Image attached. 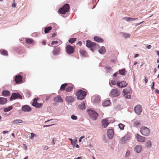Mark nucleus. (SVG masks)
Wrapping results in <instances>:
<instances>
[{
  "mask_svg": "<svg viewBox=\"0 0 159 159\" xmlns=\"http://www.w3.org/2000/svg\"><path fill=\"white\" fill-rule=\"evenodd\" d=\"M86 45L87 47L91 48V50L93 52V48H97L99 47L98 44H96L95 42H92L89 40L86 41Z\"/></svg>",
  "mask_w": 159,
  "mask_h": 159,
  "instance_id": "f257e3e1",
  "label": "nucleus"
},
{
  "mask_svg": "<svg viewBox=\"0 0 159 159\" xmlns=\"http://www.w3.org/2000/svg\"><path fill=\"white\" fill-rule=\"evenodd\" d=\"M140 131L141 134L145 136H148L150 133V129L144 126L140 128Z\"/></svg>",
  "mask_w": 159,
  "mask_h": 159,
  "instance_id": "f03ea898",
  "label": "nucleus"
},
{
  "mask_svg": "<svg viewBox=\"0 0 159 159\" xmlns=\"http://www.w3.org/2000/svg\"><path fill=\"white\" fill-rule=\"evenodd\" d=\"M70 6L68 4H66L62 7L60 8L58 11L59 13L62 14H65L66 12H68L70 9Z\"/></svg>",
  "mask_w": 159,
  "mask_h": 159,
  "instance_id": "7ed1b4c3",
  "label": "nucleus"
},
{
  "mask_svg": "<svg viewBox=\"0 0 159 159\" xmlns=\"http://www.w3.org/2000/svg\"><path fill=\"white\" fill-rule=\"evenodd\" d=\"M75 94L78 99L82 100L84 98V97L86 95V93L85 91L80 90L77 92Z\"/></svg>",
  "mask_w": 159,
  "mask_h": 159,
  "instance_id": "20e7f679",
  "label": "nucleus"
},
{
  "mask_svg": "<svg viewBox=\"0 0 159 159\" xmlns=\"http://www.w3.org/2000/svg\"><path fill=\"white\" fill-rule=\"evenodd\" d=\"M88 112L91 118L95 120L98 116V114L95 111L89 110H88Z\"/></svg>",
  "mask_w": 159,
  "mask_h": 159,
  "instance_id": "39448f33",
  "label": "nucleus"
},
{
  "mask_svg": "<svg viewBox=\"0 0 159 159\" xmlns=\"http://www.w3.org/2000/svg\"><path fill=\"white\" fill-rule=\"evenodd\" d=\"M131 88L129 87L128 89H125L123 91V93L124 96L126 98L129 99L131 98V95L130 90H131Z\"/></svg>",
  "mask_w": 159,
  "mask_h": 159,
  "instance_id": "423d86ee",
  "label": "nucleus"
},
{
  "mask_svg": "<svg viewBox=\"0 0 159 159\" xmlns=\"http://www.w3.org/2000/svg\"><path fill=\"white\" fill-rule=\"evenodd\" d=\"M120 94V91L116 89H112L110 93V95L112 97H117Z\"/></svg>",
  "mask_w": 159,
  "mask_h": 159,
  "instance_id": "0eeeda50",
  "label": "nucleus"
},
{
  "mask_svg": "<svg viewBox=\"0 0 159 159\" xmlns=\"http://www.w3.org/2000/svg\"><path fill=\"white\" fill-rule=\"evenodd\" d=\"M134 111L138 115H139L142 112V107L140 105H136L134 108Z\"/></svg>",
  "mask_w": 159,
  "mask_h": 159,
  "instance_id": "6e6552de",
  "label": "nucleus"
},
{
  "mask_svg": "<svg viewBox=\"0 0 159 159\" xmlns=\"http://www.w3.org/2000/svg\"><path fill=\"white\" fill-rule=\"evenodd\" d=\"M74 48L70 45H67L66 47V52L69 54L73 53L74 52Z\"/></svg>",
  "mask_w": 159,
  "mask_h": 159,
  "instance_id": "1a4fd4ad",
  "label": "nucleus"
},
{
  "mask_svg": "<svg viewBox=\"0 0 159 159\" xmlns=\"http://www.w3.org/2000/svg\"><path fill=\"white\" fill-rule=\"evenodd\" d=\"M53 101L56 102V103H54L53 104L55 106H57L58 105V104L57 103V102H63V100L62 98L60 96H57V97L54 98H53Z\"/></svg>",
  "mask_w": 159,
  "mask_h": 159,
  "instance_id": "9d476101",
  "label": "nucleus"
},
{
  "mask_svg": "<svg viewBox=\"0 0 159 159\" xmlns=\"http://www.w3.org/2000/svg\"><path fill=\"white\" fill-rule=\"evenodd\" d=\"M20 99H22V96L18 93H14L12 94L10 98V99L11 100L17 98Z\"/></svg>",
  "mask_w": 159,
  "mask_h": 159,
  "instance_id": "9b49d317",
  "label": "nucleus"
},
{
  "mask_svg": "<svg viewBox=\"0 0 159 159\" xmlns=\"http://www.w3.org/2000/svg\"><path fill=\"white\" fill-rule=\"evenodd\" d=\"M66 101L68 103H72L75 100L74 97L72 96H66L65 98Z\"/></svg>",
  "mask_w": 159,
  "mask_h": 159,
  "instance_id": "f8f14e48",
  "label": "nucleus"
},
{
  "mask_svg": "<svg viewBox=\"0 0 159 159\" xmlns=\"http://www.w3.org/2000/svg\"><path fill=\"white\" fill-rule=\"evenodd\" d=\"M130 139L129 136L128 134H126L121 139L120 143L122 144L125 143L126 141L129 140Z\"/></svg>",
  "mask_w": 159,
  "mask_h": 159,
  "instance_id": "ddd939ff",
  "label": "nucleus"
},
{
  "mask_svg": "<svg viewBox=\"0 0 159 159\" xmlns=\"http://www.w3.org/2000/svg\"><path fill=\"white\" fill-rule=\"evenodd\" d=\"M38 99L34 98L33 100V102L32 103V105L34 107H35L37 108H40L42 106V104L41 103H38L37 102Z\"/></svg>",
  "mask_w": 159,
  "mask_h": 159,
  "instance_id": "4468645a",
  "label": "nucleus"
},
{
  "mask_svg": "<svg viewBox=\"0 0 159 159\" xmlns=\"http://www.w3.org/2000/svg\"><path fill=\"white\" fill-rule=\"evenodd\" d=\"M117 86L120 88H123L125 87L127 84L124 81H122L120 82L118 81L117 82Z\"/></svg>",
  "mask_w": 159,
  "mask_h": 159,
  "instance_id": "2eb2a0df",
  "label": "nucleus"
},
{
  "mask_svg": "<svg viewBox=\"0 0 159 159\" xmlns=\"http://www.w3.org/2000/svg\"><path fill=\"white\" fill-rule=\"evenodd\" d=\"M60 48L58 47H56L54 48L52 51V54L54 56L57 55L60 52Z\"/></svg>",
  "mask_w": 159,
  "mask_h": 159,
  "instance_id": "dca6fc26",
  "label": "nucleus"
},
{
  "mask_svg": "<svg viewBox=\"0 0 159 159\" xmlns=\"http://www.w3.org/2000/svg\"><path fill=\"white\" fill-rule=\"evenodd\" d=\"M114 132L112 129H109L107 130V135L109 139H111L112 138L114 135Z\"/></svg>",
  "mask_w": 159,
  "mask_h": 159,
  "instance_id": "f3484780",
  "label": "nucleus"
},
{
  "mask_svg": "<svg viewBox=\"0 0 159 159\" xmlns=\"http://www.w3.org/2000/svg\"><path fill=\"white\" fill-rule=\"evenodd\" d=\"M22 80V77L20 75H16L15 76V81L16 83H19Z\"/></svg>",
  "mask_w": 159,
  "mask_h": 159,
  "instance_id": "a211bd4d",
  "label": "nucleus"
},
{
  "mask_svg": "<svg viewBox=\"0 0 159 159\" xmlns=\"http://www.w3.org/2000/svg\"><path fill=\"white\" fill-rule=\"evenodd\" d=\"M136 137L138 141L140 142H145V138L141 136L138 134H137Z\"/></svg>",
  "mask_w": 159,
  "mask_h": 159,
  "instance_id": "6ab92c4d",
  "label": "nucleus"
},
{
  "mask_svg": "<svg viewBox=\"0 0 159 159\" xmlns=\"http://www.w3.org/2000/svg\"><path fill=\"white\" fill-rule=\"evenodd\" d=\"M31 110V108L27 105H25L22 107V110L24 112L30 111Z\"/></svg>",
  "mask_w": 159,
  "mask_h": 159,
  "instance_id": "aec40b11",
  "label": "nucleus"
},
{
  "mask_svg": "<svg viewBox=\"0 0 159 159\" xmlns=\"http://www.w3.org/2000/svg\"><path fill=\"white\" fill-rule=\"evenodd\" d=\"M102 127L104 128L106 127L109 124L107 119H105L103 120L102 121Z\"/></svg>",
  "mask_w": 159,
  "mask_h": 159,
  "instance_id": "412c9836",
  "label": "nucleus"
},
{
  "mask_svg": "<svg viewBox=\"0 0 159 159\" xmlns=\"http://www.w3.org/2000/svg\"><path fill=\"white\" fill-rule=\"evenodd\" d=\"M94 39L95 41L98 43H102L104 41L103 39L98 36H95L94 37Z\"/></svg>",
  "mask_w": 159,
  "mask_h": 159,
  "instance_id": "4be33fe9",
  "label": "nucleus"
},
{
  "mask_svg": "<svg viewBox=\"0 0 159 159\" xmlns=\"http://www.w3.org/2000/svg\"><path fill=\"white\" fill-rule=\"evenodd\" d=\"M142 149V147L140 145H137L135 146L134 150L137 153H139L141 151Z\"/></svg>",
  "mask_w": 159,
  "mask_h": 159,
  "instance_id": "5701e85b",
  "label": "nucleus"
},
{
  "mask_svg": "<svg viewBox=\"0 0 159 159\" xmlns=\"http://www.w3.org/2000/svg\"><path fill=\"white\" fill-rule=\"evenodd\" d=\"M99 52L102 54H104L106 52V49L104 47L102 46L101 48L98 50Z\"/></svg>",
  "mask_w": 159,
  "mask_h": 159,
  "instance_id": "b1692460",
  "label": "nucleus"
},
{
  "mask_svg": "<svg viewBox=\"0 0 159 159\" xmlns=\"http://www.w3.org/2000/svg\"><path fill=\"white\" fill-rule=\"evenodd\" d=\"M85 105L84 102H83L81 103L78 105L79 108L81 110H84L85 109Z\"/></svg>",
  "mask_w": 159,
  "mask_h": 159,
  "instance_id": "393cba45",
  "label": "nucleus"
},
{
  "mask_svg": "<svg viewBox=\"0 0 159 159\" xmlns=\"http://www.w3.org/2000/svg\"><path fill=\"white\" fill-rule=\"evenodd\" d=\"M137 18H132L129 17H124L123 19L127 21H131L136 20Z\"/></svg>",
  "mask_w": 159,
  "mask_h": 159,
  "instance_id": "a878e982",
  "label": "nucleus"
},
{
  "mask_svg": "<svg viewBox=\"0 0 159 159\" xmlns=\"http://www.w3.org/2000/svg\"><path fill=\"white\" fill-rule=\"evenodd\" d=\"M7 100L6 98L0 97V104L3 105L7 102Z\"/></svg>",
  "mask_w": 159,
  "mask_h": 159,
  "instance_id": "bb28decb",
  "label": "nucleus"
},
{
  "mask_svg": "<svg viewBox=\"0 0 159 159\" xmlns=\"http://www.w3.org/2000/svg\"><path fill=\"white\" fill-rule=\"evenodd\" d=\"M2 95L5 97H6L10 95V93L9 91L8 90H3L2 92Z\"/></svg>",
  "mask_w": 159,
  "mask_h": 159,
  "instance_id": "cd10ccee",
  "label": "nucleus"
},
{
  "mask_svg": "<svg viewBox=\"0 0 159 159\" xmlns=\"http://www.w3.org/2000/svg\"><path fill=\"white\" fill-rule=\"evenodd\" d=\"M80 54L84 56H86L87 54L86 52L83 49L80 50Z\"/></svg>",
  "mask_w": 159,
  "mask_h": 159,
  "instance_id": "c85d7f7f",
  "label": "nucleus"
},
{
  "mask_svg": "<svg viewBox=\"0 0 159 159\" xmlns=\"http://www.w3.org/2000/svg\"><path fill=\"white\" fill-rule=\"evenodd\" d=\"M110 103V102L109 100H107L103 102L102 105L104 106H107L109 105Z\"/></svg>",
  "mask_w": 159,
  "mask_h": 159,
  "instance_id": "c756f323",
  "label": "nucleus"
},
{
  "mask_svg": "<svg viewBox=\"0 0 159 159\" xmlns=\"http://www.w3.org/2000/svg\"><path fill=\"white\" fill-rule=\"evenodd\" d=\"M77 142V138L75 137L73 139V141L71 143V144L74 147H75L76 143Z\"/></svg>",
  "mask_w": 159,
  "mask_h": 159,
  "instance_id": "7c9ffc66",
  "label": "nucleus"
},
{
  "mask_svg": "<svg viewBox=\"0 0 159 159\" xmlns=\"http://www.w3.org/2000/svg\"><path fill=\"white\" fill-rule=\"evenodd\" d=\"M52 29L51 26H49L45 27L44 29V32L47 34L48 33L49 31L50 30Z\"/></svg>",
  "mask_w": 159,
  "mask_h": 159,
  "instance_id": "2f4dec72",
  "label": "nucleus"
},
{
  "mask_svg": "<svg viewBox=\"0 0 159 159\" xmlns=\"http://www.w3.org/2000/svg\"><path fill=\"white\" fill-rule=\"evenodd\" d=\"M67 85V84L66 83L62 84L61 86L60 89L61 90H64L65 88L66 87Z\"/></svg>",
  "mask_w": 159,
  "mask_h": 159,
  "instance_id": "473e14b6",
  "label": "nucleus"
},
{
  "mask_svg": "<svg viewBox=\"0 0 159 159\" xmlns=\"http://www.w3.org/2000/svg\"><path fill=\"white\" fill-rule=\"evenodd\" d=\"M12 108L13 107L12 106H10L8 107L4 108V111L5 112L9 111L11 110L12 109Z\"/></svg>",
  "mask_w": 159,
  "mask_h": 159,
  "instance_id": "72a5a7b5",
  "label": "nucleus"
},
{
  "mask_svg": "<svg viewBox=\"0 0 159 159\" xmlns=\"http://www.w3.org/2000/svg\"><path fill=\"white\" fill-rule=\"evenodd\" d=\"M152 145V143L150 140H148L146 143V146L148 148H150Z\"/></svg>",
  "mask_w": 159,
  "mask_h": 159,
  "instance_id": "f704fd0d",
  "label": "nucleus"
},
{
  "mask_svg": "<svg viewBox=\"0 0 159 159\" xmlns=\"http://www.w3.org/2000/svg\"><path fill=\"white\" fill-rule=\"evenodd\" d=\"M23 122V121L21 120L17 119L13 121V123L14 124L20 123Z\"/></svg>",
  "mask_w": 159,
  "mask_h": 159,
  "instance_id": "c9c22d12",
  "label": "nucleus"
},
{
  "mask_svg": "<svg viewBox=\"0 0 159 159\" xmlns=\"http://www.w3.org/2000/svg\"><path fill=\"white\" fill-rule=\"evenodd\" d=\"M125 69H122L119 70V73L121 75H124L125 73Z\"/></svg>",
  "mask_w": 159,
  "mask_h": 159,
  "instance_id": "e433bc0d",
  "label": "nucleus"
},
{
  "mask_svg": "<svg viewBox=\"0 0 159 159\" xmlns=\"http://www.w3.org/2000/svg\"><path fill=\"white\" fill-rule=\"evenodd\" d=\"M122 34L124 37L125 39L129 38L130 36V35L128 33H123Z\"/></svg>",
  "mask_w": 159,
  "mask_h": 159,
  "instance_id": "4c0bfd02",
  "label": "nucleus"
},
{
  "mask_svg": "<svg viewBox=\"0 0 159 159\" xmlns=\"http://www.w3.org/2000/svg\"><path fill=\"white\" fill-rule=\"evenodd\" d=\"M26 42L28 44L32 43L33 42V40L31 39H27L26 40Z\"/></svg>",
  "mask_w": 159,
  "mask_h": 159,
  "instance_id": "58836bf2",
  "label": "nucleus"
},
{
  "mask_svg": "<svg viewBox=\"0 0 159 159\" xmlns=\"http://www.w3.org/2000/svg\"><path fill=\"white\" fill-rule=\"evenodd\" d=\"M100 101V99L99 97L96 96L95 97L93 102L95 103L99 102Z\"/></svg>",
  "mask_w": 159,
  "mask_h": 159,
  "instance_id": "ea45409f",
  "label": "nucleus"
},
{
  "mask_svg": "<svg viewBox=\"0 0 159 159\" xmlns=\"http://www.w3.org/2000/svg\"><path fill=\"white\" fill-rule=\"evenodd\" d=\"M73 89V87L71 86H68L66 89V90L67 92H70Z\"/></svg>",
  "mask_w": 159,
  "mask_h": 159,
  "instance_id": "a19ab883",
  "label": "nucleus"
},
{
  "mask_svg": "<svg viewBox=\"0 0 159 159\" xmlns=\"http://www.w3.org/2000/svg\"><path fill=\"white\" fill-rule=\"evenodd\" d=\"M118 126L121 130H123L124 129L125 125L121 123H120L118 125Z\"/></svg>",
  "mask_w": 159,
  "mask_h": 159,
  "instance_id": "79ce46f5",
  "label": "nucleus"
},
{
  "mask_svg": "<svg viewBox=\"0 0 159 159\" xmlns=\"http://www.w3.org/2000/svg\"><path fill=\"white\" fill-rule=\"evenodd\" d=\"M76 40V39L75 38H70L69 40V42L70 43H73Z\"/></svg>",
  "mask_w": 159,
  "mask_h": 159,
  "instance_id": "37998d69",
  "label": "nucleus"
},
{
  "mask_svg": "<svg viewBox=\"0 0 159 159\" xmlns=\"http://www.w3.org/2000/svg\"><path fill=\"white\" fill-rule=\"evenodd\" d=\"M140 122L139 121H136L134 123V126L136 127H137L139 125H140Z\"/></svg>",
  "mask_w": 159,
  "mask_h": 159,
  "instance_id": "c03bdc74",
  "label": "nucleus"
},
{
  "mask_svg": "<svg viewBox=\"0 0 159 159\" xmlns=\"http://www.w3.org/2000/svg\"><path fill=\"white\" fill-rule=\"evenodd\" d=\"M31 134V136L30 137V139H33V138L34 137H37V134H35L34 133H30Z\"/></svg>",
  "mask_w": 159,
  "mask_h": 159,
  "instance_id": "a18cd8bd",
  "label": "nucleus"
},
{
  "mask_svg": "<svg viewBox=\"0 0 159 159\" xmlns=\"http://www.w3.org/2000/svg\"><path fill=\"white\" fill-rule=\"evenodd\" d=\"M1 54L2 55H5V56H7L8 55L7 52L5 50H3V51H2Z\"/></svg>",
  "mask_w": 159,
  "mask_h": 159,
  "instance_id": "49530a36",
  "label": "nucleus"
},
{
  "mask_svg": "<svg viewBox=\"0 0 159 159\" xmlns=\"http://www.w3.org/2000/svg\"><path fill=\"white\" fill-rule=\"evenodd\" d=\"M71 117V119L73 120H76L77 119V116L74 115H72Z\"/></svg>",
  "mask_w": 159,
  "mask_h": 159,
  "instance_id": "de8ad7c7",
  "label": "nucleus"
},
{
  "mask_svg": "<svg viewBox=\"0 0 159 159\" xmlns=\"http://www.w3.org/2000/svg\"><path fill=\"white\" fill-rule=\"evenodd\" d=\"M130 154V151L129 150H128L126 151L125 156L126 157H127Z\"/></svg>",
  "mask_w": 159,
  "mask_h": 159,
  "instance_id": "09e8293b",
  "label": "nucleus"
},
{
  "mask_svg": "<svg viewBox=\"0 0 159 159\" xmlns=\"http://www.w3.org/2000/svg\"><path fill=\"white\" fill-rule=\"evenodd\" d=\"M58 43V42L57 41H53L52 42L51 44L52 45H54L55 44H57Z\"/></svg>",
  "mask_w": 159,
  "mask_h": 159,
  "instance_id": "8fccbe9b",
  "label": "nucleus"
},
{
  "mask_svg": "<svg viewBox=\"0 0 159 159\" xmlns=\"http://www.w3.org/2000/svg\"><path fill=\"white\" fill-rule=\"evenodd\" d=\"M111 83L113 85H115L116 84H117V83H116V81H115V80H111Z\"/></svg>",
  "mask_w": 159,
  "mask_h": 159,
  "instance_id": "3c124183",
  "label": "nucleus"
},
{
  "mask_svg": "<svg viewBox=\"0 0 159 159\" xmlns=\"http://www.w3.org/2000/svg\"><path fill=\"white\" fill-rule=\"evenodd\" d=\"M84 135H83L81 136L80 138L79 139V142H80L81 141V139H84Z\"/></svg>",
  "mask_w": 159,
  "mask_h": 159,
  "instance_id": "603ef678",
  "label": "nucleus"
},
{
  "mask_svg": "<svg viewBox=\"0 0 159 159\" xmlns=\"http://www.w3.org/2000/svg\"><path fill=\"white\" fill-rule=\"evenodd\" d=\"M11 6L12 7H16V5L15 3H13L12 4Z\"/></svg>",
  "mask_w": 159,
  "mask_h": 159,
  "instance_id": "864d4df0",
  "label": "nucleus"
},
{
  "mask_svg": "<svg viewBox=\"0 0 159 159\" xmlns=\"http://www.w3.org/2000/svg\"><path fill=\"white\" fill-rule=\"evenodd\" d=\"M143 21L142 22H140V23H136V24H135V26H137L139 25H140L141 23H142Z\"/></svg>",
  "mask_w": 159,
  "mask_h": 159,
  "instance_id": "5fc2aeb1",
  "label": "nucleus"
},
{
  "mask_svg": "<svg viewBox=\"0 0 159 159\" xmlns=\"http://www.w3.org/2000/svg\"><path fill=\"white\" fill-rule=\"evenodd\" d=\"M152 46L151 45H148L147 46V48L148 49H150L151 48Z\"/></svg>",
  "mask_w": 159,
  "mask_h": 159,
  "instance_id": "6e6d98bb",
  "label": "nucleus"
},
{
  "mask_svg": "<svg viewBox=\"0 0 159 159\" xmlns=\"http://www.w3.org/2000/svg\"><path fill=\"white\" fill-rule=\"evenodd\" d=\"M52 125H44L43 126V127L44 128V127H49V126H51Z\"/></svg>",
  "mask_w": 159,
  "mask_h": 159,
  "instance_id": "4d7b16f0",
  "label": "nucleus"
},
{
  "mask_svg": "<svg viewBox=\"0 0 159 159\" xmlns=\"http://www.w3.org/2000/svg\"><path fill=\"white\" fill-rule=\"evenodd\" d=\"M144 81L146 83H147L148 82V80L146 79V77H145Z\"/></svg>",
  "mask_w": 159,
  "mask_h": 159,
  "instance_id": "13d9d810",
  "label": "nucleus"
},
{
  "mask_svg": "<svg viewBox=\"0 0 159 159\" xmlns=\"http://www.w3.org/2000/svg\"><path fill=\"white\" fill-rule=\"evenodd\" d=\"M118 74V73L117 72H116L115 73H114L113 75V76H115V77H116L117 76V75Z\"/></svg>",
  "mask_w": 159,
  "mask_h": 159,
  "instance_id": "bf43d9fd",
  "label": "nucleus"
},
{
  "mask_svg": "<svg viewBox=\"0 0 159 159\" xmlns=\"http://www.w3.org/2000/svg\"><path fill=\"white\" fill-rule=\"evenodd\" d=\"M48 149V146H45L44 148V150H47Z\"/></svg>",
  "mask_w": 159,
  "mask_h": 159,
  "instance_id": "052dcab7",
  "label": "nucleus"
},
{
  "mask_svg": "<svg viewBox=\"0 0 159 159\" xmlns=\"http://www.w3.org/2000/svg\"><path fill=\"white\" fill-rule=\"evenodd\" d=\"M155 92L159 94V90L157 89H156Z\"/></svg>",
  "mask_w": 159,
  "mask_h": 159,
  "instance_id": "680f3d73",
  "label": "nucleus"
},
{
  "mask_svg": "<svg viewBox=\"0 0 159 159\" xmlns=\"http://www.w3.org/2000/svg\"><path fill=\"white\" fill-rule=\"evenodd\" d=\"M23 145L25 147V149L26 150L27 149V147L26 145L25 144H23Z\"/></svg>",
  "mask_w": 159,
  "mask_h": 159,
  "instance_id": "e2e57ef3",
  "label": "nucleus"
},
{
  "mask_svg": "<svg viewBox=\"0 0 159 159\" xmlns=\"http://www.w3.org/2000/svg\"><path fill=\"white\" fill-rule=\"evenodd\" d=\"M42 43L43 45H45L46 43V42L45 40L43 41H42Z\"/></svg>",
  "mask_w": 159,
  "mask_h": 159,
  "instance_id": "0e129e2a",
  "label": "nucleus"
},
{
  "mask_svg": "<svg viewBox=\"0 0 159 159\" xmlns=\"http://www.w3.org/2000/svg\"><path fill=\"white\" fill-rule=\"evenodd\" d=\"M77 44L81 46V42H79L77 43Z\"/></svg>",
  "mask_w": 159,
  "mask_h": 159,
  "instance_id": "69168bd1",
  "label": "nucleus"
},
{
  "mask_svg": "<svg viewBox=\"0 0 159 159\" xmlns=\"http://www.w3.org/2000/svg\"><path fill=\"white\" fill-rule=\"evenodd\" d=\"M8 132V131H6V130H5V131H4L3 132V133L4 134H5L6 133H7Z\"/></svg>",
  "mask_w": 159,
  "mask_h": 159,
  "instance_id": "338daca9",
  "label": "nucleus"
},
{
  "mask_svg": "<svg viewBox=\"0 0 159 159\" xmlns=\"http://www.w3.org/2000/svg\"><path fill=\"white\" fill-rule=\"evenodd\" d=\"M139 55V54H136L134 56V58H136Z\"/></svg>",
  "mask_w": 159,
  "mask_h": 159,
  "instance_id": "774afa93",
  "label": "nucleus"
}]
</instances>
